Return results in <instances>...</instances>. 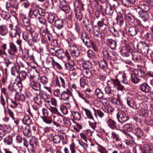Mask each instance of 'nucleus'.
Wrapping results in <instances>:
<instances>
[{
	"label": "nucleus",
	"instance_id": "obj_21",
	"mask_svg": "<svg viewBox=\"0 0 153 153\" xmlns=\"http://www.w3.org/2000/svg\"><path fill=\"white\" fill-rule=\"evenodd\" d=\"M139 31L138 30V29L135 26H132L130 27L128 30V33L131 36H134L136 35L137 32Z\"/></svg>",
	"mask_w": 153,
	"mask_h": 153
},
{
	"label": "nucleus",
	"instance_id": "obj_52",
	"mask_svg": "<svg viewBox=\"0 0 153 153\" xmlns=\"http://www.w3.org/2000/svg\"><path fill=\"white\" fill-rule=\"evenodd\" d=\"M75 15L76 18L79 21L82 20V14L81 10H75Z\"/></svg>",
	"mask_w": 153,
	"mask_h": 153
},
{
	"label": "nucleus",
	"instance_id": "obj_55",
	"mask_svg": "<svg viewBox=\"0 0 153 153\" xmlns=\"http://www.w3.org/2000/svg\"><path fill=\"white\" fill-rule=\"evenodd\" d=\"M61 136L55 135L53 137V140L55 143H58L60 142Z\"/></svg>",
	"mask_w": 153,
	"mask_h": 153
},
{
	"label": "nucleus",
	"instance_id": "obj_62",
	"mask_svg": "<svg viewBox=\"0 0 153 153\" xmlns=\"http://www.w3.org/2000/svg\"><path fill=\"white\" fill-rule=\"evenodd\" d=\"M123 3L126 7H129L128 4H134L135 2V0H121Z\"/></svg>",
	"mask_w": 153,
	"mask_h": 153
},
{
	"label": "nucleus",
	"instance_id": "obj_13",
	"mask_svg": "<svg viewBox=\"0 0 153 153\" xmlns=\"http://www.w3.org/2000/svg\"><path fill=\"white\" fill-rule=\"evenodd\" d=\"M72 56L74 57H78L80 55V51L78 48L75 45L71 46L70 49Z\"/></svg>",
	"mask_w": 153,
	"mask_h": 153
},
{
	"label": "nucleus",
	"instance_id": "obj_16",
	"mask_svg": "<svg viewBox=\"0 0 153 153\" xmlns=\"http://www.w3.org/2000/svg\"><path fill=\"white\" fill-rule=\"evenodd\" d=\"M20 67L18 65H16L13 66L11 68V73L14 76H19V74L20 71Z\"/></svg>",
	"mask_w": 153,
	"mask_h": 153
},
{
	"label": "nucleus",
	"instance_id": "obj_44",
	"mask_svg": "<svg viewBox=\"0 0 153 153\" xmlns=\"http://www.w3.org/2000/svg\"><path fill=\"white\" fill-rule=\"evenodd\" d=\"M53 117L54 119L59 123H62V121H64L65 117L62 115L58 116H53Z\"/></svg>",
	"mask_w": 153,
	"mask_h": 153
},
{
	"label": "nucleus",
	"instance_id": "obj_19",
	"mask_svg": "<svg viewBox=\"0 0 153 153\" xmlns=\"http://www.w3.org/2000/svg\"><path fill=\"white\" fill-rule=\"evenodd\" d=\"M107 44L112 49H115L117 46L116 41L112 39H107L106 40Z\"/></svg>",
	"mask_w": 153,
	"mask_h": 153
},
{
	"label": "nucleus",
	"instance_id": "obj_12",
	"mask_svg": "<svg viewBox=\"0 0 153 153\" xmlns=\"http://www.w3.org/2000/svg\"><path fill=\"white\" fill-rule=\"evenodd\" d=\"M20 33V29L18 25L15 27V29H12L9 32V34L12 38L16 37L17 35L19 36Z\"/></svg>",
	"mask_w": 153,
	"mask_h": 153
},
{
	"label": "nucleus",
	"instance_id": "obj_58",
	"mask_svg": "<svg viewBox=\"0 0 153 153\" xmlns=\"http://www.w3.org/2000/svg\"><path fill=\"white\" fill-rule=\"evenodd\" d=\"M50 102L49 103H48L49 105L51 106V105L52 106L56 107L57 105V101L56 99L53 98H51L49 100Z\"/></svg>",
	"mask_w": 153,
	"mask_h": 153
},
{
	"label": "nucleus",
	"instance_id": "obj_26",
	"mask_svg": "<svg viewBox=\"0 0 153 153\" xmlns=\"http://www.w3.org/2000/svg\"><path fill=\"white\" fill-rule=\"evenodd\" d=\"M10 48L8 50L9 53L11 55H14L17 52V50L16 46L12 43H10Z\"/></svg>",
	"mask_w": 153,
	"mask_h": 153
},
{
	"label": "nucleus",
	"instance_id": "obj_45",
	"mask_svg": "<svg viewBox=\"0 0 153 153\" xmlns=\"http://www.w3.org/2000/svg\"><path fill=\"white\" fill-rule=\"evenodd\" d=\"M100 28L97 26L95 25L93 29V33L95 36L98 37L100 34Z\"/></svg>",
	"mask_w": 153,
	"mask_h": 153
},
{
	"label": "nucleus",
	"instance_id": "obj_2",
	"mask_svg": "<svg viewBox=\"0 0 153 153\" xmlns=\"http://www.w3.org/2000/svg\"><path fill=\"white\" fill-rule=\"evenodd\" d=\"M108 86L105 88V91L106 94L109 95L114 94L117 88L115 86H119L120 85V82L118 79H111V81L107 82Z\"/></svg>",
	"mask_w": 153,
	"mask_h": 153
},
{
	"label": "nucleus",
	"instance_id": "obj_46",
	"mask_svg": "<svg viewBox=\"0 0 153 153\" xmlns=\"http://www.w3.org/2000/svg\"><path fill=\"white\" fill-rule=\"evenodd\" d=\"M99 64L100 68L102 69L105 68L108 66L107 61L104 59L99 62Z\"/></svg>",
	"mask_w": 153,
	"mask_h": 153
},
{
	"label": "nucleus",
	"instance_id": "obj_25",
	"mask_svg": "<svg viewBox=\"0 0 153 153\" xmlns=\"http://www.w3.org/2000/svg\"><path fill=\"white\" fill-rule=\"evenodd\" d=\"M10 108H8V109L9 114L10 117H11L12 119H14V109L17 107V106L13 105V104H11L10 105Z\"/></svg>",
	"mask_w": 153,
	"mask_h": 153
},
{
	"label": "nucleus",
	"instance_id": "obj_24",
	"mask_svg": "<svg viewBox=\"0 0 153 153\" xmlns=\"http://www.w3.org/2000/svg\"><path fill=\"white\" fill-rule=\"evenodd\" d=\"M127 105L131 108H135L134 105L135 104V101L133 98L132 97H128L126 99Z\"/></svg>",
	"mask_w": 153,
	"mask_h": 153
},
{
	"label": "nucleus",
	"instance_id": "obj_33",
	"mask_svg": "<svg viewBox=\"0 0 153 153\" xmlns=\"http://www.w3.org/2000/svg\"><path fill=\"white\" fill-rule=\"evenodd\" d=\"M55 25L57 29H61L63 27V20L59 19L56 20L55 22Z\"/></svg>",
	"mask_w": 153,
	"mask_h": 153
},
{
	"label": "nucleus",
	"instance_id": "obj_56",
	"mask_svg": "<svg viewBox=\"0 0 153 153\" xmlns=\"http://www.w3.org/2000/svg\"><path fill=\"white\" fill-rule=\"evenodd\" d=\"M134 73L136 75H137L139 77L143 78L145 76L144 72L142 70H138L135 71Z\"/></svg>",
	"mask_w": 153,
	"mask_h": 153
},
{
	"label": "nucleus",
	"instance_id": "obj_41",
	"mask_svg": "<svg viewBox=\"0 0 153 153\" xmlns=\"http://www.w3.org/2000/svg\"><path fill=\"white\" fill-rule=\"evenodd\" d=\"M131 81L134 83H138L139 79L135 73L131 74Z\"/></svg>",
	"mask_w": 153,
	"mask_h": 153
},
{
	"label": "nucleus",
	"instance_id": "obj_29",
	"mask_svg": "<svg viewBox=\"0 0 153 153\" xmlns=\"http://www.w3.org/2000/svg\"><path fill=\"white\" fill-rule=\"evenodd\" d=\"M107 123L108 126L112 129H115L117 127L116 122L111 118H108L107 121Z\"/></svg>",
	"mask_w": 153,
	"mask_h": 153
},
{
	"label": "nucleus",
	"instance_id": "obj_27",
	"mask_svg": "<svg viewBox=\"0 0 153 153\" xmlns=\"http://www.w3.org/2000/svg\"><path fill=\"white\" fill-rule=\"evenodd\" d=\"M41 96L44 100L47 103L50 102L49 100L51 98L50 95L47 92L44 91L41 93Z\"/></svg>",
	"mask_w": 153,
	"mask_h": 153
},
{
	"label": "nucleus",
	"instance_id": "obj_47",
	"mask_svg": "<svg viewBox=\"0 0 153 153\" xmlns=\"http://www.w3.org/2000/svg\"><path fill=\"white\" fill-rule=\"evenodd\" d=\"M144 149L149 153H153V147L148 144H145L144 145Z\"/></svg>",
	"mask_w": 153,
	"mask_h": 153
},
{
	"label": "nucleus",
	"instance_id": "obj_38",
	"mask_svg": "<svg viewBox=\"0 0 153 153\" xmlns=\"http://www.w3.org/2000/svg\"><path fill=\"white\" fill-rule=\"evenodd\" d=\"M59 79L61 87L65 88L66 86V78L63 76H60Z\"/></svg>",
	"mask_w": 153,
	"mask_h": 153
},
{
	"label": "nucleus",
	"instance_id": "obj_60",
	"mask_svg": "<svg viewBox=\"0 0 153 153\" xmlns=\"http://www.w3.org/2000/svg\"><path fill=\"white\" fill-rule=\"evenodd\" d=\"M42 97L41 96H37L34 98V100L36 103L40 105L42 103Z\"/></svg>",
	"mask_w": 153,
	"mask_h": 153
},
{
	"label": "nucleus",
	"instance_id": "obj_1",
	"mask_svg": "<svg viewBox=\"0 0 153 153\" xmlns=\"http://www.w3.org/2000/svg\"><path fill=\"white\" fill-rule=\"evenodd\" d=\"M143 103H140L135 105L136 109L140 111L142 114H137L134 116V120L139 123H141L146 119L145 114L147 113V110L144 108Z\"/></svg>",
	"mask_w": 153,
	"mask_h": 153
},
{
	"label": "nucleus",
	"instance_id": "obj_42",
	"mask_svg": "<svg viewBox=\"0 0 153 153\" xmlns=\"http://www.w3.org/2000/svg\"><path fill=\"white\" fill-rule=\"evenodd\" d=\"M87 143L85 142H83L82 141H80V140L79 141V144L83 152L86 151L87 150L88 145L87 144Z\"/></svg>",
	"mask_w": 153,
	"mask_h": 153
},
{
	"label": "nucleus",
	"instance_id": "obj_34",
	"mask_svg": "<svg viewBox=\"0 0 153 153\" xmlns=\"http://www.w3.org/2000/svg\"><path fill=\"white\" fill-rule=\"evenodd\" d=\"M4 142L6 145H11L13 142L12 137L10 136H7L4 139Z\"/></svg>",
	"mask_w": 153,
	"mask_h": 153
},
{
	"label": "nucleus",
	"instance_id": "obj_14",
	"mask_svg": "<svg viewBox=\"0 0 153 153\" xmlns=\"http://www.w3.org/2000/svg\"><path fill=\"white\" fill-rule=\"evenodd\" d=\"M67 59L68 60V63H66L65 65L66 69L70 71L74 70V66L75 65L74 61L71 59V57Z\"/></svg>",
	"mask_w": 153,
	"mask_h": 153
},
{
	"label": "nucleus",
	"instance_id": "obj_50",
	"mask_svg": "<svg viewBox=\"0 0 153 153\" xmlns=\"http://www.w3.org/2000/svg\"><path fill=\"white\" fill-rule=\"evenodd\" d=\"M51 59L52 64L53 67H55L56 66L57 68L59 70H62V67L59 63L55 61L53 58H52Z\"/></svg>",
	"mask_w": 153,
	"mask_h": 153
},
{
	"label": "nucleus",
	"instance_id": "obj_36",
	"mask_svg": "<svg viewBox=\"0 0 153 153\" xmlns=\"http://www.w3.org/2000/svg\"><path fill=\"white\" fill-rule=\"evenodd\" d=\"M27 73L25 71H22L19 74L18 77L21 80L23 81L26 79Z\"/></svg>",
	"mask_w": 153,
	"mask_h": 153
},
{
	"label": "nucleus",
	"instance_id": "obj_10",
	"mask_svg": "<svg viewBox=\"0 0 153 153\" xmlns=\"http://www.w3.org/2000/svg\"><path fill=\"white\" fill-rule=\"evenodd\" d=\"M83 24L86 28L88 32L91 33V28L93 26L91 21L88 20L87 17H85L83 19Z\"/></svg>",
	"mask_w": 153,
	"mask_h": 153
},
{
	"label": "nucleus",
	"instance_id": "obj_31",
	"mask_svg": "<svg viewBox=\"0 0 153 153\" xmlns=\"http://www.w3.org/2000/svg\"><path fill=\"white\" fill-rule=\"evenodd\" d=\"M14 98L16 101H25L26 99V97L23 94H19V93H16L15 94Z\"/></svg>",
	"mask_w": 153,
	"mask_h": 153
},
{
	"label": "nucleus",
	"instance_id": "obj_15",
	"mask_svg": "<svg viewBox=\"0 0 153 153\" xmlns=\"http://www.w3.org/2000/svg\"><path fill=\"white\" fill-rule=\"evenodd\" d=\"M23 128V132L24 136L27 137H30L32 135V133L30 129V127L29 126H21Z\"/></svg>",
	"mask_w": 153,
	"mask_h": 153
},
{
	"label": "nucleus",
	"instance_id": "obj_23",
	"mask_svg": "<svg viewBox=\"0 0 153 153\" xmlns=\"http://www.w3.org/2000/svg\"><path fill=\"white\" fill-rule=\"evenodd\" d=\"M133 132L137 137L138 140H140L141 138H142L143 134V132L140 128H135Z\"/></svg>",
	"mask_w": 153,
	"mask_h": 153
},
{
	"label": "nucleus",
	"instance_id": "obj_5",
	"mask_svg": "<svg viewBox=\"0 0 153 153\" xmlns=\"http://www.w3.org/2000/svg\"><path fill=\"white\" fill-rule=\"evenodd\" d=\"M56 56L60 59L66 57L67 59L69 58L71 56L67 50L59 49L56 51Z\"/></svg>",
	"mask_w": 153,
	"mask_h": 153
},
{
	"label": "nucleus",
	"instance_id": "obj_32",
	"mask_svg": "<svg viewBox=\"0 0 153 153\" xmlns=\"http://www.w3.org/2000/svg\"><path fill=\"white\" fill-rule=\"evenodd\" d=\"M37 11L41 16H44L45 15V10H30L29 14L31 16L33 15H34L35 16L37 14H35V13Z\"/></svg>",
	"mask_w": 153,
	"mask_h": 153
},
{
	"label": "nucleus",
	"instance_id": "obj_61",
	"mask_svg": "<svg viewBox=\"0 0 153 153\" xmlns=\"http://www.w3.org/2000/svg\"><path fill=\"white\" fill-rule=\"evenodd\" d=\"M75 30L77 32L79 35L82 33V30L79 24L77 23L75 24Z\"/></svg>",
	"mask_w": 153,
	"mask_h": 153
},
{
	"label": "nucleus",
	"instance_id": "obj_18",
	"mask_svg": "<svg viewBox=\"0 0 153 153\" xmlns=\"http://www.w3.org/2000/svg\"><path fill=\"white\" fill-rule=\"evenodd\" d=\"M30 86L35 91H39L41 89L40 84L37 82L32 81L30 84Z\"/></svg>",
	"mask_w": 153,
	"mask_h": 153
},
{
	"label": "nucleus",
	"instance_id": "obj_6",
	"mask_svg": "<svg viewBox=\"0 0 153 153\" xmlns=\"http://www.w3.org/2000/svg\"><path fill=\"white\" fill-rule=\"evenodd\" d=\"M117 117L119 122L121 123L127 121L129 118L127 114L122 112H118L117 114Z\"/></svg>",
	"mask_w": 153,
	"mask_h": 153
},
{
	"label": "nucleus",
	"instance_id": "obj_17",
	"mask_svg": "<svg viewBox=\"0 0 153 153\" xmlns=\"http://www.w3.org/2000/svg\"><path fill=\"white\" fill-rule=\"evenodd\" d=\"M3 20L0 19V34L2 36H5L8 33V30L6 26L3 25Z\"/></svg>",
	"mask_w": 153,
	"mask_h": 153
},
{
	"label": "nucleus",
	"instance_id": "obj_51",
	"mask_svg": "<svg viewBox=\"0 0 153 153\" xmlns=\"http://www.w3.org/2000/svg\"><path fill=\"white\" fill-rule=\"evenodd\" d=\"M95 94L99 99H102L103 96V92L99 89H97L95 91Z\"/></svg>",
	"mask_w": 153,
	"mask_h": 153
},
{
	"label": "nucleus",
	"instance_id": "obj_28",
	"mask_svg": "<svg viewBox=\"0 0 153 153\" xmlns=\"http://www.w3.org/2000/svg\"><path fill=\"white\" fill-rule=\"evenodd\" d=\"M114 140L116 142V146L120 149H123L124 147L123 146L121 140L120 138L119 135Z\"/></svg>",
	"mask_w": 153,
	"mask_h": 153
},
{
	"label": "nucleus",
	"instance_id": "obj_11",
	"mask_svg": "<svg viewBox=\"0 0 153 153\" xmlns=\"http://www.w3.org/2000/svg\"><path fill=\"white\" fill-rule=\"evenodd\" d=\"M120 10H115L117 13V16L116 19L117 24L120 26H121L124 22V20L122 13L123 10H122V12L120 11Z\"/></svg>",
	"mask_w": 153,
	"mask_h": 153
},
{
	"label": "nucleus",
	"instance_id": "obj_53",
	"mask_svg": "<svg viewBox=\"0 0 153 153\" xmlns=\"http://www.w3.org/2000/svg\"><path fill=\"white\" fill-rule=\"evenodd\" d=\"M55 18L54 14L50 13L48 14L47 21L50 24L52 23L54 21Z\"/></svg>",
	"mask_w": 153,
	"mask_h": 153
},
{
	"label": "nucleus",
	"instance_id": "obj_8",
	"mask_svg": "<svg viewBox=\"0 0 153 153\" xmlns=\"http://www.w3.org/2000/svg\"><path fill=\"white\" fill-rule=\"evenodd\" d=\"M81 39L85 45L88 47L93 42L89 36L85 33L82 34Z\"/></svg>",
	"mask_w": 153,
	"mask_h": 153
},
{
	"label": "nucleus",
	"instance_id": "obj_59",
	"mask_svg": "<svg viewBox=\"0 0 153 153\" xmlns=\"http://www.w3.org/2000/svg\"><path fill=\"white\" fill-rule=\"evenodd\" d=\"M22 21L24 25L27 27L29 28L30 26V24L29 19L25 17L22 19Z\"/></svg>",
	"mask_w": 153,
	"mask_h": 153
},
{
	"label": "nucleus",
	"instance_id": "obj_22",
	"mask_svg": "<svg viewBox=\"0 0 153 153\" xmlns=\"http://www.w3.org/2000/svg\"><path fill=\"white\" fill-rule=\"evenodd\" d=\"M138 14L144 21H145L149 17V14L146 10H140L138 12Z\"/></svg>",
	"mask_w": 153,
	"mask_h": 153
},
{
	"label": "nucleus",
	"instance_id": "obj_48",
	"mask_svg": "<svg viewBox=\"0 0 153 153\" xmlns=\"http://www.w3.org/2000/svg\"><path fill=\"white\" fill-rule=\"evenodd\" d=\"M102 109L103 110L107 113H111L114 110L113 107L110 105H105L104 107L102 108Z\"/></svg>",
	"mask_w": 153,
	"mask_h": 153
},
{
	"label": "nucleus",
	"instance_id": "obj_37",
	"mask_svg": "<svg viewBox=\"0 0 153 153\" xmlns=\"http://www.w3.org/2000/svg\"><path fill=\"white\" fill-rule=\"evenodd\" d=\"M41 118L45 123L48 124H50L53 121L51 116L41 117Z\"/></svg>",
	"mask_w": 153,
	"mask_h": 153
},
{
	"label": "nucleus",
	"instance_id": "obj_30",
	"mask_svg": "<svg viewBox=\"0 0 153 153\" xmlns=\"http://www.w3.org/2000/svg\"><path fill=\"white\" fill-rule=\"evenodd\" d=\"M140 88L141 91L145 93L150 92L151 91L149 86L145 83L141 85L140 86Z\"/></svg>",
	"mask_w": 153,
	"mask_h": 153
},
{
	"label": "nucleus",
	"instance_id": "obj_49",
	"mask_svg": "<svg viewBox=\"0 0 153 153\" xmlns=\"http://www.w3.org/2000/svg\"><path fill=\"white\" fill-rule=\"evenodd\" d=\"M73 118L76 120L79 121L81 118L80 114L77 111H74L72 113Z\"/></svg>",
	"mask_w": 153,
	"mask_h": 153
},
{
	"label": "nucleus",
	"instance_id": "obj_43",
	"mask_svg": "<svg viewBox=\"0 0 153 153\" xmlns=\"http://www.w3.org/2000/svg\"><path fill=\"white\" fill-rule=\"evenodd\" d=\"M23 121L24 124L29 126L32 122V120L29 116L27 115L24 117L23 119Z\"/></svg>",
	"mask_w": 153,
	"mask_h": 153
},
{
	"label": "nucleus",
	"instance_id": "obj_4",
	"mask_svg": "<svg viewBox=\"0 0 153 153\" xmlns=\"http://www.w3.org/2000/svg\"><path fill=\"white\" fill-rule=\"evenodd\" d=\"M138 52L142 54L146 55L149 52V48L145 42L140 41L137 45Z\"/></svg>",
	"mask_w": 153,
	"mask_h": 153
},
{
	"label": "nucleus",
	"instance_id": "obj_39",
	"mask_svg": "<svg viewBox=\"0 0 153 153\" xmlns=\"http://www.w3.org/2000/svg\"><path fill=\"white\" fill-rule=\"evenodd\" d=\"M94 115L97 117V114L100 118H102L104 116V114L101 111L93 108Z\"/></svg>",
	"mask_w": 153,
	"mask_h": 153
},
{
	"label": "nucleus",
	"instance_id": "obj_64",
	"mask_svg": "<svg viewBox=\"0 0 153 153\" xmlns=\"http://www.w3.org/2000/svg\"><path fill=\"white\" fill-rule=\"evenodd\" d=\"M145 37L148 40H153V34L152 33H148L145 35Z\"/></svg>",
	"mask_w": 153,
	"mask_h": 153
},
{
	"label": "nucleus",
	"instance_id": "obj_57",
	"mask_svg": "<svg viewBox=\"0 0 153 153\" xmlns=\"http://www.w3.org/2000/svg\"><path fill=\"white\" fill-rule=\"evenodd\" d=\"M142 56L138 54H134L132 55V59L136 62H139L142 59Z\"/></svg>",
	"mask_w": 153,
	"mask_h": 153
},
{
	"label": "nucleus",
	"instance_id": "obj_9",
	"mask_svg": "<svg viewBox=\"0 0 153 153\" xmlns=\"http://www.w3.org/2000/svg\"><path fill=\"white\" fill-rule=\"evenodd\" d=\"M72 95L71 91L68 88L66 89L65 91H63L61 93V99L64 100H69L71 96Z\"/></svg>",
	"mask_w": 153,
	"mask_h": 153
},
{
	"label": "nucleus",
	"instance_id": "obj_40",
	"mask_svg": "<svg viewBox=\"0 0 153 153\" xmlns=\"http://www.w3.org/2000/svg\"><path fill=\"white\" fill-rule=\"evenodd\" d=\"M82 110L83 111H84L85 113L87 116L90 120L93 119V117L91 111L88 109L82 107Z\"/></svg>",
	"mask_w": 153,
	"mask_h": 153
},
{
	"label": "nucleus",
	"instance_id": "obj_63",
	"mask_svg": "<svg viewBox=\"0 0 153 153\" xmlns=\"http://www.w3.org/2000/svg\"><path fill=\"white\" fill-rule=\"evenodd\" d=\"M52 30H53L52 28V26L51 25H48L46 24L45 30L47 31L48 34L50 35L51 34V31Z\"/></svg>",
	"mask_w": 153,
	"mask_h": 153
},
{
	"label": "nucleus",
	"instance_id": "obj_35",
	"mask_svg": "<svg viewBox=\"0 0 153 153\" xmlns=\"http://www.w3.org/2000/svg\"><path fill=\"white\" fill-rule=\"evenodd\" d=\"M102 53L105 57L108 60L111 59V56H110L109 52L108 49L105 48H103Z\"/></svg>",
	"mask_w": 153,
	"mask_h": 153
},
{
	"label": "nucleus",
	"instance_id": "obj_54",
	"mask_svg": "<svg viewBox=\"0 0 153 153\" xmlns=\"http://www.w3.org/2000/svg\"><path fill=\"white\" fill-rule=\"evenodd\" d=\"M0 102L3 106L4 113H6V110L5 107L6 104V102L3 96L1 94L0 97Z\"/></svg>",
	"mask_w": 153,
	"mask_h": 153
},
{
	"label": "nucleus",
	"instance_id": "obj_20",
	"mask_svg": "<svg viewBox=\"0 0 153 153\" xmlns=\"http://www.w3.org/2000/svg\"><path fill=\"white\" fill-rule=\"evenodd\" d=\"M107 20V19H103L98 21L97 22V27L100 29L101 28L104 29L106 28L107 25L108 24L107 22H105Z\"/></svg>",
	"mask_w": 153,
	"mask_h": 153
},
{
	"label": "nucleus",
	"instance_id": "obj_3",
	"mask_svg": "<svg viewBox=\"0 0 153 153\" xmlns=\"http://www.w3.org/2000/svg\"><path fill=\"white\" fill-rule=\"evenodd\" d=\"M35 38H33V36H31L30 34L26 32H24L23 33L22 36L23 39L27 42L28 44L31 46L34 45V43L37 42V38L38 36V34L37 33H35Z\"/></svg>",
	"mask_w": 153,
	"mask_h": 153
},
{
	"label": "nucleus",
	"instance_id": "obj_7",
	"mask_svg": "<svg viewBox=\"0 0 153 153\" xmlns=\"http://www.w3.org/2000/svg\"><path fill=\"white\" fill-rule=\"evenodd\" d=\"M83 69L82 71V74L85 77L90 78L92 75V73L91 71L89 70V68L87 63H85L82 65Z\"/></svg>",
	"mask_w": 153,
	"mask_h": 153
}]
</instances>
